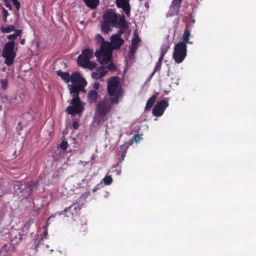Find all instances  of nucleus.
<instances>
[{
	"label": "nucleus",
	"mask_w": 256,
	"mask_h": 256,
	"mask_svg": "<svg viewBox=\"0 0 256 256\" xmlns=\"http://www.w3.org/2000/svg\"><path fill=\"white\" fill-rule=\"evenodd\" d=\"M103 21L101 24V30L104 33L110 30V26L120 28H126V22L125 16H121L114 12L112 10H106L102 16Z\"/></svg>",
	"instance_id": "nucleus-1"
},
{
	"label": "nucleus",
	"mask_w": 256,
	"mask_h": 256,
	"mask_svg": "<svg viewBox=\"0 0 256 256\" xmlns=\"http://www.w3.org/2000/svg\"><path fill=\"white\" fill-rule=\"evenodd\" d=\"M8 38L11 40L4 44L2 50V56L5 58L4 63L8 66H10L14 62L16 53L14 52L15 42L14 40L16 38L15 34H10L8 36Z\"/></svg>",
	"instance_id": "nucleus-2"
},
{
	"label": "nucleus",
	"mask_w": 256,
	"mask_h": 256,
	"mask_svg": "<svg viewBox=\"0 0 256 256\" xmlns=\"http://www.w3.org/2000/svg\"><path fill=\"white\" fill-rule=\"evenodd\" d=\"M117 104V98L111 100L110 96H105L96 105V116L100 118H104L110 112L112 106Z\"/></svg>",
	"instance_id": "nucleus-3"
},
{
	"label": "nucleus",
	"mask_w": 256,
	"mask_h": 256,
	"mask_svg": "<svg viewBox=\"0 0 256 256\" xmlns=\"http://www.w3.org/2000/svg\"><path fill=\"white\" fill-rule=\"evenodd\" d=\"M120 86V81L117 76H112L108 80L107 82V94L110 97V99L117 98L118 103L122 97V90Z\"/></svg>",
	"instance_id": "nucleus-4"
},
{
	"label": "nucleus",
	"mask_w": 256,
	"mask_h": 256,
	"mask_svg": "<svg viewBox=\"0 0 256 256\" xmlns=\"http://www.w3.org/2000/svg\"><path fill=\"white\" fill-rule=\"evenodd\" d=\"M97 60L102 64H108L112 58V49L110 42H104L100 49L94 54Z\"/></svg>",
	"instance_id": "nucleus-5"
},
{
	"label": "nucleus",
	"mask_w": 256,
	"mask_h": 256,
	"mask_svg": "<svg viewBox=\"0 0 256 256\" xmlns=\"http://www.w3.org/2000/svg\"><path fill=\"white\" fill-rule=\"evenodd\" d=\"M187 54V46L184 42H178L174 48L173 58L175 62L180 64L183 62Z\"/></svg>",
	"instance_id": "nucleus-6"
},
{
	"label": "nucleus",
	"mask_w": 256,
	"mask_h": 256,
	"mask_svg": "<svg viewBox=\"0 0 256 256\" xmlns=\"http://www.w3.org/2000/svg\"><path fill=\"white\" fill-rule=\"evenodd\" d=\"M80 210L79 204L74 203L66 208L64 210L58 212L60 215H64L66 217L74 218L78 215Z\"/></svg>",
	"instance_id": "nucleus-7"
},
{
	"label": "nucleus",
	"mask_w": 256,
	"mask_h": 256,
	"mask_svg": "<svg viewBox=\"0 0 256 256\" xmlns=\"http://www.w3.org/2000/svg\"><path fill=\"white\" fill-rule=\"evenodd\" d=\"M168 105V102L164 100L158 102L152 109V114L156 116H162Z\"/></svg>",
	"instance_id": "nucleus-8"
},
{
	"label": "nucleus",
	"mask_w": 256,
	"mask_h": 256,
	"mask_svg": "<svg viewBox=\"0 0 256 256\" xmlns=\"http://www.w3.org/2000/svg\"><path fill=\"white\" fill-rule=\"evenodd\" d=\"M195 20H192L190 22H189L186 25L185 28L184 34L182 36V42H184L186 44H192V42H190V31L192 30V28L194 24Z\"/></svg>",
	"instance_id": "nucleus-9"
},
{
	"label": "nucleus",
	"mask_w": 256,
	"mask_h": 256,
	"mask_svg": "<svg viewBox=\"0 0 256 256\" xmlns=\"http://www.w3.org/2000/svg\"><path fill=\"white\" fill-rule=\"evenodd\" d=\"M70 92L71 94H73L72 96H79V93L80 92H85L84 86L82 84H69L68 86Z\"/></svg>",
	"instance_id": "nucleus-10"
},
{
	"label": "nucleus",
	"mask_w": 256,
	"mask_h": 256,
	"mask_svg": "<svg viewBox=\"0 0 256 256\" xmlns=\"http://www.w3.org/2000/svg\"><path fill=\"white\" fill-rule=\"evenodd\" d=\"M108 72L106 68L103 66H99L95 72L92 73V77L95 80L100 79L103 78Z\"/></svg>",
	"instance_id": "nucleus-11"
},
{
	"label": "nucleus",
	"mask_w": 256,
	"mask_h": 256,
	"mask_svg": "<svg viewBox=\"0 0 256 256\" xmlns=\"http://www.w3.org/2000/svg\"><path fill=\"white\" fill-rule=\"evenodd\" d=\"M110 41L114 49H119L124 42L123 39L114 34L111 36Z\"/></svg>",
	"instance_id": "nucleus-12"
},
{
	"label": "nucleus",
	"mask_w": 256,
	"mask_h": 256,
	"mask_svg": "<svg viewBox=\"0 0 256 256\" xmlns=\"http://www.w3.org/2000/svg\"><path fill=\"white\" fill-rule=\"evenodd\" d=\"M14 250V246H10L6 244L0 250V256H11Z\"/></svg>",
	"instance_id": "nucleus-13"
},
{
	"label": "nucleus",
	"mask_w": 256,
	"mask_h": 256,
	"mask_svg": "<svg viewBox=\"0 0 256 256\" xmlns=\"http://www.w3.org/2000/svg\"><path fill=\"white\" fill-rule=\"evenodd\" d=\"M98 94L96 90H90L88 95V100L90 104H95L97 102Z\"/></svg>",
	"instance_id": "nucleus-14"
},
{
	"label": "nucleus",
	"mask_w": 256,
	"mask_h": 256,
	"mask_svg": "<svg viewBox=\"0 0 256 256\" xmlns=\"http://www.w3.org/2000/svg\"><path fill=\"white\" fill-rule=\"evenodd\" d=\"M140 42V38H139L138 34H134L133 38L132 40V45L130 48V52L132 53H134L137 50L138 44Z\"/></svg>",
	"instance_id": "nucleus-15"
},
{
	"label": "nucleus",
	"mask_w": 256,
	"mask_h": 256,
	"mask_svg": "<svg viewBox=\"0 0 256 256\" xmlns=\"http://www.w3.org/2000/svg\"><path fill=\"white\" fill-rule=\"evenodd\" d=\"M84 109V108H80V106H68L66 111L70 114L74 115L82 112Z\"/></svg>",
	"instance_id": "nucleus-16"
},
{
	"label": "nucleus",
	"mask_w": 256,
	"mask_h": 256,
	"mask_svg": "<svg viewBox=\"0 0 256 256\" xmlns=\"http://www.w3.org/2000/svg\"><path fill=\"white\" fill-rule=\"evenodd\" d=\"M158 94V93L156 92L154 94L152 97H150L148 99L146 104L145 110H148L153 106L154 104L156 102Z\"/></svg>",
	"instance_id": "nucleus-17"
},
{
	"label": "nucleus",
	"mask_w": 256,
	"mask_h": 256,
	"mask_svg": "<svg viewBox=\"0 0 256 256\" xmlns=\"http://www.w3.org/2000/svg\"><path fill=\"white\" fill-rule=\"evenodd\" d=\"M84 2L91 9H95L99 4V0H84Z\"/></svg>",
	"instance_id": "nucleus-18"
},
{
	"label": "nucleus",
	"mask_w": 256,
	"mask_h": 256,
	"mask_svg": "<svg viewBox=\"0 0 256 256\" xmlns=\"http://www.w3.org/2000/svg\"><path fill=\"white\" fill-rule=\"evenodd\" d=\"M89 60L88 58H86L84 56L80 54L78 58L77 62L79 66L83 68Z\"/></svg>",
	"instance_id": "nucleus-19"
},
{
	"label": "nucleus",
	"mask_w": 256,
	"mask_h": 256,
	"mask_svg": "<svg viewBox=\"0 0 256 256\" xmlns=\"http://www.w3.org/2000/svg\"><path fill=\"white\" fill-rule=\"evenodd\" d=\"M74 98L71 100L70 104L74 106H80V108H84L82 102H81L79 96H73Z\"/></svg>",
	"instance_id": "nucleus-20"
},
{
	"label": "nucleus",
	"mask_w": 256,
	"mask_h": 256,
	"mask_svg": "<svg viewBox=\"0 0 256 256\" xmlns=\"http://www.w3.org/2000/svg\"><path fill=\"white\" fill-rule=\"evenodd\" d=\"M22 239V235L19 233L18 236H15L14 237L10 239V246H14L18 244Z\"/></svg>",
	"instance_id": "nucleus-21"
},
{
	"label": "nucleus",
	"mask_w": 256,
	"mask_h": 256,
	"mask_svg": "<svg viewBox=\"0 0 256 256\" xmlns=\"http://www.w3.org/2000/svg\"><path fill=\"white\" fill-rule=\"evenodd\" d=\"M57 74L62 78L66 82H68L70 81V74L68 72H63L61 70L57 72Z\"/></svg>",
	"instance_id": "nucleus-22"
},
{
	"label": "nucleus",
	"mask_w": 256,
	"mask_h": 256,
	"mask_svg": "<svg viewBox=\"0 0 256 256\" xmlns=\"http://www.w3.org/2000/svg\"><path fill=\"white\" fill-rule=\"evenodd\" d=\"M34 223V219L30 218L26 220L24 224V227L22 228V231L23 232L26 234L29 230V228L31 225Z\"/></svg>",
	"instance_id": "nucleus-23"
},
{
	"label": "nucleus",
	"mask_w": 256,
	"mask_h": 256,
	"mask_svg": "<svg viewBox=\"0 0 256 256\" xmlns=\"http://www.w3.org/2000/svg\"><path fill=\"white\" fill-rule=\"evenodd\" d=\"M81 78L80 74L78 72H74L70 76V81L72 83L78 82Z\"/></svg>",
	"instance_id": "nucleus-24"
},
{
	"label": "nucleus",
	"mask_w": 256,
	"mask_h": 256,
	"mask_svg": "<svg viewBox=\"0 0 256 256\" xmlns=\"http://www.w3.org/2000/svg\"><path fill=\"white\" fill-rule=\"evenodd\" d=\"M44 242V237L40 236V237H38L36 238L34 240V248L35 250H37L38 248H39V246L40 244H42Z\"/></svg>",
	"instance_id": "nucleus-25"
},
{
	"label": "nucleus",
	"mask_w": 256,
	"mask_h": 256,
	"mask_svg": "<svg viewBox=\"0 0 256 256\" xmlns=\"http://www.w3.org/2000/svg\"><path fill=\"white\" fill-rule=\"evenodd\" d=\"M94 54V51L90 48H86L82 50V54L86 58H88L90 59L92 58Z\"/></svg>",
	"instance_id": "nucleus-26"
},
{
	"label": "nucleus",
	"mask_w": 256,
	"mask_h": 256,
	"mask_svg": "<svg viewBox=\"0 0 256 256\" xmlns=\"http://www.w3.org/2000/svg\"><path fill=\"white\" fill-rule=\"evenodd\" d=\"M14 30V26L13 25H10L8 27L2 26L0 28V30L3 33H9Z\"/></svg>",
	"instance_id": "nucleus-27"
},
{
	"label": "nucleus",
	"mask_w": 256,
	"mask_h": 256,
	"mask_svg": "<svg viewBox=\"0 0 256 256\" xmlns=\"http://www.w3.org/2000/svg\"><path fill=\"white\" fill-rule=\"evenodd\" d=\"M97 66V64L94 62L90 61V60L83 67L84 68H88L90 70H92L96 68Z\"/></svg>",
	"instance_id": "nucleus-28"
},
{
	"label": "nucleus",
	"mask_w": 256,
	"mask_h": 256,
	"mask_svg": "<svg viewBox=\"0 0 256 256\" xmlns=\"http://www.w3.org/2000/svg\"><path fill=\"white\" fill-rule=\"evenodd\" d=\"M102 181L105 185L108 186L112 184V179L110 176L108 175L105 176V177L102 179Z\"/></svg>",
	"instance_id": "nucleus-29"
},
{
	"label": "nucleus",
	"mask_w": 256,
	"mask_h": 256,
	"mask_svg": "<svg viewBox=\"0 0 256 256\" xmlns=\"http://www.w3.org/2000/svg\"><path fill=\"white\" fill-rule=\"evenodd\" d=\"M120 8H122L126 16H130V4H126V5H124L122 7H120Z\"/></svg>",
	"instance_id": "nucleus-30"
},
{
	"label": "nucleus",
	"mask_w": 256,
	"mask_h": 256,
	"mask_svg": "<svg viewBox=\"0 0 256 256\" xmlns=\"http://www.w3.org/2000/svg\"><path fill=\"white\" fill-rule=\"evenodd\" d=\"M116 1L118 7H122L124 5L129 4L128 0H116Z\"/></svg>",
	"instance_id": "nucleus-31"
},
{
	"label": "nucleus",
	"mask_w": 256,
	"mask_h": 256,
	"mask_svg": "<svg viewBox=\"0 0 256 256\" xmlns=\"http://www.w3.org/2000/svg\"><path fill=\"white\" fill-rule=\"evenodd\" d=\"M96 40L98 43H100L101 44H103L104 42H109L107 41H104L103 37L100 34H97L96 36Z\"/></svg>",
	"instance_id": "nucleus-32"
},
{
	"label": "nucleus",
	"mask_w": 256,
	"mask_h": 256,
	"mask_svg": "<svg viewBox=\"0 0 256 256\" xmlns=\"http://www.w3.org/2000/svg\"><path fill=\"white\" fill-rule=\"evenodd\" d=\"M168 48H169L168 46H162V48H161V52H160V57L164 58L165 54L168 52Z\"/></svg>",
	"instance_id": "nucleus-33"
},
{
	"label": "nucleus",
	"mask_w": 256,
	"mask_h": 256,
	"mask_svg": "<svg viewBox=\"0 0 256 256\" xmlns=\"http://www.w3.org/2000/svg\"><path fill=\"white\" fill-rule=\"evenodd\" d=\"M126 151H124V152H119L118 154V156H119V157L118 158V160L119 162H122L124 160V158L126 156Z\"/></svg>",
	"instance_id": "nucleus-34"
},
{
	"label": "nucleus",
	"mask_w": 256,
	"mask_h": 256,
	"mask_svg": "<svg viewBox=\"0 0 256 256\" xmlns=\"http://www.w3.org/2000/svg\"><path fill=\"white\" fill-rule=\"evenodd\" d=\"M163 59L164 58H162V57L159 58L154 69L156 70H160Z\"/></svg>",
	"instance_id": "nucleus-35"
},
{
	"label": "nucleus",
	"mask_w": 256,
	"mask_h": 256,
	"mask_svg": "<svg viewBox=\"0 0 256 256\" xmlns=\"http://www.w3.org/2000/svg\"><path fill=\"white\" fill-rule=\"evenodd\" d=\"M2 12L3 20H4V22H6V20H7V17L8 16V10L4 8L2 9Z\"/></svg>",
	"instance_id": "nucleus-36"
},
{
	"label": "nucleus",
	"mask_w": 256,
	"mask_h": 256,
	"mask_svg": "<svg viewBox=\"0 0 256 256\" xmlns=\"http://www.w3.org/2000/svg\"><path fill=\"white\" fill-rule=\"evenodd\" d=\"M68 146V143L66 140H62L60 142V147L61 149L63 150H66Z\"/></svg>",
	"instance_id": "nucleus-37"
},
{
	"label": "nucleus",
	"mask_w": 256,
	"mask_h": 256,
	"mask_svg": "<svg viewBox=\"0 0 256 256\" xmlns=\"http://www.w3.org/2000/svg\"><path fill=\"white\" fill-rule=\"evenodd\" d=\"M24 188L29 194L32 191V186L28 183L26 182L24 183Z\"/></svg>",
	"instance_id": "nucleus-38"
},
{
	"label": "nucleus",
	"mask_w": 256,
	"mask_h": 256,
	"mask_svg": "<svg viewBox=\"0 0 256 256\" xmlns=\"http://www.w3.org/2000/svg\"><path fill=\"white\" fill-rule=\"evenodd\" d=\"M182 0H173L172 6L174 7H177L178 8L180 7Z\"/></svg>",
	"instance_id": "nucleus-39"
},
{
	"label": "nucleus",
	"mask_w": 256,
	"mask_h": 256,
	"mask_svg": "<svg viewBox=\"0 0 256 256\" xmlns=\"http://www.w3.org/2000/svg\"><path fill=\"white\" fill-rule=\"evenodd\" d=\"M106 70H107L108 71V70H110V71L116 70V66L113 62H111V63L109 64L107 66H106Z\"/></svg>",
	"instance_id": "nucleus-40"
},
{
	"label": "nucleus",
	"mask_w": 256,
	"mask_h": 256,
	"mask_svg": "<svg viewBox=\"0 0 256 256\" xmlns=\"http://www.w3.org/2000/svg\"><path fill=\"white\" fill-rule=\"evenodd\" d=\"M2 88L5 90L8 86V81L6 79H3L0 82Z\"/></svg>",
	"instance_id": "nucleus-41"
},
{
	"label": "nucleus",
	"mask_w": 256,
	"mask_h": 256,
	"mask_svg": "<svg viewBox=\"0 0 256 256\" xmlns=\"http://www.w3.org/2000/svg\"><path fill=\"white\" fill-rule=\"evenodd\" d=\"M142 138L138 134H135L134 135V140L136 142H140Z\"/></svg>",
	"instance_id": "nucleus-42"
},
{
	"label": "nucleus",
	"mask_w": 256,
	"mask_h": 256,
	"mask_svg": "<svg viewBox=\"0 0 256 256\" xmlns=\"http://www.w3.org/2000/svg\"><path fill=\"white\" fill-rule=\"evenodd\" d=\"M117 166H119L118 169L116 168V170H114V172H115L116 175H119L121 172L122 166L118 164Z\"/></svg>",
	"instance_id": "nucleus-43"
},
{
	"label": "nucleus",
	"mask_w": 256,
	"mask_h": 256,
	"mask_svg": "<svg viewBox=\"0 0 256 256\" xmlns=\"http://www.w3.org/2000/svg\"><path fill=\"white\" fill-rule=\"evenodd\" d=\"M15 32V34L16 35V37L18 36H20L21 34H22V30H18L16 29L14 30Z\"/></svg>",
	"instance_id": "nucleus-44"
},
{
	"label": "nucleus",
	"mask_w": 256,
	"mask_h": 256,
	"mask_svg": "<svg viewBox=\"0 0 256 256\" xmlns=\"http://www.w3.org/2000/svg\"><path fill=\"white\" fill-rule=\"evenodd\" d=\"M72 126L76 130L79 127V124L77 121H74L72 123Z\"/></svg>",
	"instance_id": "nucleus-45"
},
{
	"label": "nucleus",
	"mask_w": 256,
	"mask_h": 256,
	"mask_svg": "<svg viewBox=\"0 0 256 256\" xmlns=\"http://www.w3.org/2000/svg\"><path fill=\"white\" fill-rule=\"evenodd\" d=\"M4 4L6 6L7 8H8L10 10H12V6L11 4L8 2L6 0H4Z\"/></svg>",
	"instance_id": "nucleus-46"
},
{
	"label": "nucleus",
	"mask_w": 256,
	"mask_h": 256,
	"mask_svg": "<svg viewBox=\"0 0 256 256\" xmlns=\"http://www.w3.org/2000/svg\"><path fill=\"white\" fill-rule=\"evenodd\" d=\"M48 229L46 228V230L44 229V231L43 233V236H42V237H44V238H47V237L46 236H48Z\"/></svg>",
	"instance_id": "nucleus-47"
},
{
	"label": "nucleus",
	"mask_w": 256,
	"mask_h": 256,
	"mask_svg": "<svg viewBox=\"0 0 256 256\" xmlns=\"http://www.w3.org/2000/svg\"><path fill=\"white\" fill-rule=\"evenodd\" d=\"M124 33V31L122 30H119L118 32L114 35H116L118 36H120L121 38L122 34Z\"/></svg>",
	"instance_id": "nucleus-48"
},
{
	"label": "nucleus",
	"mask_w": 256,
	"mask_h": 256,
	"mask_svg": "<svg viewBox=\"0 0 256 256\" xmlns=\"http://www.w3.org/2000/svg\"><path fill=\"white\" fill-rule=\"evenodd\" d=\"M100 84L98 82L94 83V88L95 89L94 90H96L98 89L100 87Z\"/></svg>",
	"instance_id": "nucleus-49"
},
{
	"label": "nucleus",
	"mask_w": 256,
	"mask_h": 256,
	"mask_svg": "<svg viewBox=\"0 0 256 256\" xmlns=\"http://www.w3.org/2000/svg\"><path fill=\"white\" fill-rule=\"evenodd\" d=\"M50 217L48 218L47 220V221L46 222L45 226H44V228L46 230V228L48 229V228L49 226V223L48 222V220L50 219Z\"/></svg>",
	"instance_id": "nucleus-50"
},
{
	"label": "nucleus",
	"mask_w": 256,
	"mask_h": 256,
	"mask_svg": "<svg viewBox=\"0 0 256 256\" xmlns=\"http://www.w3.org/2000/svg\"><path fill=\"white\" fill-rule=\"evenodd\" d=\"M157 70L155 69L154 70L153 72H152V74L150 75L149 76V78H151L154 74L156 73V72Z\"/></svg>",
	"instance_id": "nucleus-51"
},
{
	"label": "nucleus",
	"mask_w": 256,
	"mask_h": 256,
	"mask_svg": "<svg viewBox=\"0 0 256 256\" xmlns=\"http://www.w3.org/2000/svg\"><path fill=\"white\" fill-rule=\"evenodd\" d=\"M20 43L22 45H24L25 44V39L24 38H22V39H21V37L20 36Z\"/></svg>",
	"instance_id": "nucleus-52"
},
{
	"label": "nucleus",
	"mask_w": 256,
	"mask_h": 256,
	"mask_svg": "<svg viewBox=\"0 0 256 256\" xmlns=\"http://www.w3.org/2000/svg\"><path fill=\"white\" fill-rule=\"evenodd\" d=\"M96 188H94V189H93L92 192H96Z\"/></svg>",
	"instance_id": "nucleus-53"
}]
</instances>
